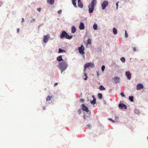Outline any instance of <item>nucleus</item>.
<instances>
[{"instance_id":"nucleus-3","label":"nucleus","mask_w":148,"mask_h":148,"mask_svg":"<svg viewBox=\"0 0 148 148\" xmlns=\"http://www.w3.org/2000/svg\"><path fill=\"white\" fill-rule=\"evenodd\" d=\"M72 36H69L68 34L64 31H63L62 32L60 36V37L61 38H65L66 39H70L72 38Z\"/></svg>"},{"instance_id":"nucleus-36","label":"nucleus","mask_w":148,"mask_h":148,"mask_svg":"<svg viewBox=\"0 0 148 148\" xmlns=\"http://www.w3.org/2000/svg\"><path fill=\"white\" fill-rule=\"evenodd\" d=\"M35 21V19L34 18H33L30 21L31 23H33Z\"/></svg>"},{"instance_id":"nucleus-5","label":"nucleus","mask_w":148,"mask_h":148,"mask_svg":"<svg viewBox=\"0 0 148 148\" xmlns=\"http://www.w3.org/2000/svg\"><path fill=\"white\" fill-rule=\"evenodd\" d=\"M84 47L83 45H81V47H79L78 49L79 53L82 54H84Z\"/></svg>"},{"instance_id":"nucleus-2","label":"nucleus","mask_w":148,"mask_h":148,"mask_svg":"<svg viewBox=\"0 0 148 148\" xmlns=\"http://www.w3.org/2000/svg\"><path fill=\"white\" fill-rule=\"evenodd\" d=\"M59 68L61 71V73L62 72L65 70L68 66V65L66 62H60L59 63Z\"/></svg>"},{"instance_id":"nucleus-40","label":"nucleus","mask_w":148,"mask_h":148,"mask_svg":"<svg viewBox=\"0 0 148 148\" xmlns=\"http://www.w3.org/2000/svg\"><path fill=\"white\" fill-rule=\"evenodd\" d=\"M119 118V117L118 116H116L115 117V119L116 120H117V119H118Z\"/></svg>"},{"instance_id":"nucleus-34","label":"nucleus","mask_w":148,"mask_h":148,"mask_svg":"<svg viewBox=\"0 0 148 148\" xmlns=\"http://www.w3.org/2000/svg\"><path fill=\"white\" fill-rule=\"evenodd\" d=\"M50 37L49 35H47V41L48 39L50 38Z\"/></svg>"},{"instance_id":"nucleus-14","label":"nucleus","mask_w":148,"mask_h":148,"mask_svg":"<svg viewBox=\"0 0 148 148\" xmlns=\"http://www.w3.org/2000/svg\"><path fill=\"white\" fill-rule=\"evenodd\" d=\"M47 1L50 5H53L54 3V0H47Z\"/></svg>"},{"instance_id":"nucleus-30","label":"nucleus","mask_w":148,"mask_h":148,"mask_svg":"<svg viewBox=\"0 0 148 148\" xmlns=\"http://www.w3.org/2000/svg\"><path fill=\"white\" fill-rule=\"evenodd\" d=\"M105 68V66L104 65H103L101 67V70L102 71H103L104 70Z\"/></svg>"},{"instance_id":"nucleus-21","label":"nucleus","mask_w":148,"mask_h":148,"mask_svg":"<svg viewBox=\"0 0 148 148\" xmlns=\"http://www.w3.org/2000/svg\"><path fill=\"white\" fill-rule=\"evenodd\" d=\"M99 89L100 90H105V88L103 86L101 85L99 87Z\"/></svg>"},{"instance_id":"nucleus-29","label":"nucleus","mask_w":148,"mask_h":148,"mask_svg":"<svg viewBox=\"0 0 148 148\" xmlns=\"http://www.w3.org/2000/svg\"><path fill=\"white\" fill-rule=\"evenodd\" d=\"M134 112L135 113L137 114H138L139 113V110L137 109H135Z\"/></svg>"},{"instance_id":"nucleus-1","label":"nucleus","mask_w":148,"mask_h":148,"mask_svg":"<svg viewBox=\"0 0 148 148\" xmlns=\"http://www.w3.org/2000/svg\"><path fill=\"white\" fill-rule=\"evenodd\" d=\"M97 2L96 0H92L90 4L88 5L89 12L90 13H92L93 12Z\"/></svg>"},{"instance_id":"nucleus-4","label":"nucleus","mask_w":148,"mask_h":148,"mask_svg":"<svg viewBox=\"0 0 148 148\" xmlns=\"http://www.w3.org/2000/svg\"><path fill=\"white\" fill-rule=\"evenodd\" d=\"M90 67L91 68H93L94 67V65L93 63L91 62H89L86 64L84 66V71H85L86 69Z\"/></svg>"},{"instance_id":"nucleus-49","label":"nucleus","mask_w":148,"mask_h":148,"mask_svg":"<svg viewBox=\"0 0 148 148\" xmlns=\"http://www.w3.org/2000/svg\"><path fill=\"white\" fill-rule=\"evenodd\" d=\"M84 119L85 120H86V118L85 117V116L84 115Z\"/></svg>"},{"instance_id":"nucleus-44","label":"nucleus","mask_w":148,"mask_h":148,"mask_svg":"<svg viewBox=\"0 0 148 148\" xmlns=\"http://www.w3.org/2000/svg\"><path fill=\"white\" fill-rule=\"evenodd\" d=\"M78 112L79 113V114L81 113V110L80 109H79V110H78Z\"/></svg>"},{"instance_id":"nucleus-19","label":"nucleus","mask_w":148,"mask_h":148,"mask_svg":"<svg viewBox=\"0 0 148 148\" xmlns=\"http://www.w3.org/2000/svg\"><path fill=\"white\" fill-rule=\"evenodd\" d=\"M98 96L99 99H101L102 98V95L101 94L99 93L98 94Z\"/></svg>"},{"instance_id":"nucleus-6","label":"nucleus","mask_w":148,"mask_h":148,"mask_svg":"<svg viewBox=\"0 0 148 148\" xmlns=\"http://www.w3.org/2000/svg\"><path fill=\"white\" fill-rule=\"evenodd\" d=\"M108 1H107L105 0L104 1L101 5L102 9L103 10H104L108 5Z\"/></svg>"},{"instance_id":"nucleus-52","label":"nucleus","mask_w":148,"mask_h":148,"mask_svg":"<svg viewBox=\"0 0 148 148\" xmlns=\"http://www.w3.org/2000/svg\"><path fill=\"white\" fill-rule=\"evenodd\" d=\"M110 90V91H111L112 90V89H111V90Z\"/></svg>"},{"instance_id":"nucleus-20","label":"nucleus","mask_w":148,"mask_h":148,"mask_svg":"<svg viewBox=\"0 0 148 148\" xmlns=\"http://www.w3.org/2000/svg\"><path fill=\"white\" fill-rule=\"evenodd\" d=\"M96 99L95 97H94V99L93 100L91 101V103L92 104H95L96 103Z\"/></svg>"},{"instance_id":"nucleus-15","label":"nucleus","mask_w":148,"mask_h":148,"mask_svg":"<svg viewBox=\"0 0 148 148\" xmlns=\"http://www.w3.org/2000/svg\"><path fill=\"white\" fill-rule=\"evenodd\" d=\"M57 60L59 62H60L62 61H63L62 58V56H60L58 57L57 58Z\"/></svg>"},{"instance_id":"nucleus-43","label":"nucleus","mask_w":148,"mask_h":148,"mask_svg":"<svg viewBox=\"0 0 148 148\" xmlns=\"http://www.w3.org/2000/svg\"><path fill=\"white\" fill-rule=\"evenodd\" d=\"M58 84V83H55L54 84V86H56Z\"/></svg>"},{"instance_id":"nucleus-22","label":"nucleus","mask_w":148,"mask_h":148,"mask_svg":"<svg viewBox=\"0 0 148 148\" xmlns=\"http://www.w3.org/2000/svg\"><path fill=\"white\" fill-rule=\"evenodd\" d=\"M97 25L95 24H94L93 25V28L94 30H96L97 29Z\"/></svg>"},{"instance_id":"nucleus-17","label":"nucleus","mask_w":148,"mask_h":148,"mask_svg":"<svg viewBox=\"0 0 148 148\" xmlns=\"http://www.w3.org/2000/svg\"><path fill=\"white\" fill-rule=\"evenodd\" d=\"M53 98V95H51V96H48L47 97V101H48L50 100L51 99Z\"/></svg>"},{"instance_id":"nucleus-11","label":"nucleus","mask_w":148,"mask_h":148,"mask_svg":"<svg viewBox=\"0 0 148 148\" xmlns=\"http://www.w3.org/2000/svg\"><path fill=\"white\" fill-rule=\"evenodd\" d=\"M113 79L116 84L119 82V78L118 77H115Z\"/></svg>"},{"instance_id":"nucleus-38","label":"nucleus","mask_w":148,"mask_h":148,"mask_svg":"<svg viewBox=\"0 0 148 148\" xmlns=\"http://www.w3.org/2000/svg\"><path fill=\"white\" fill-rule=\"evenodd\" d=\"M87 126L88 128H89L91 127V125L90 124H88L87 125Z\"/></svg>"},{"instance_id":"nucleus-41","label":"nucleus","mask_w":148,"mask_h":148,"mask_svg":"<svg viewBox=\"0 0 148 148\" xmlns=\"http://www.w3.org/2000/svg\"><path fill=\"white\" fill-rule=\"evenodd\" d=\"M133 50L134 51H136V48L135 47H134L133 48Z\"/></svg>"},{"instance_id":"nucleus-37","label":"nucleus","mask_w":148,"mask_h":148,"mask_svg":"<svg viewBox=\"0 0 148 148\" xmlns=\"http://www.w3.org/2000/svg\"><path fill=\"white\" fill-rule=\"evenodd\" d=\"M62 11L61 10H60L58 11V13L59 14H60L62 12Z\"/></svg>"},{"instance_id":"nucleus-26","label":"nucleus","mask_w":148,"mask_h":148,"mask_svg":"<svg viewBox=\"0 0 148 148\" xmlns=\"http://www.w3.org/2000/svg\"><path fill=\"white\" fill-rule=\"evenodd\" d=\"M121 60L122 61V62H123L125 61V60L124 57H123L121 58Z\"/></svg>"},{"instance_id":"nucleus-8","label":"nucleus","mask_w":148,"mask_h":148,"mask_svg":"<svg viewBox=\"0 0 148 148\" xmlns=\"http://www.w3.org/2000/svg\"><path fill=\"white\" fill-rule=\"evenodd\" d=\"M143 88V86L142 84H138L136 86L137 90H140Z\"/></svg>"},{"instance_id":"nucleus-16","label":"nucleus","mask_w":148,"mask_h":148,"mask_svg":"<svg viewBox=\"0 0 148 148\" xmlns=\"http://www.w3.org/2000/svg\"><path fill=\"white\" fill-rule=\"evenodd\" d=\"M76 31V29L75 27L74 26H73L71 28V32L72 33H74Z\"/></svg>"},{"instance_id":"nucleus-27","label":"nucleus","mask_w":148,"mask_h":148,"mask_svg":"<svg viewBox=\"0 0 148 148\" xmlns=\"http://www.w3.org/2000/svg\"><path fill=\"white\" fill-rule=\"evenodd\" d=\"M43 41L45 43L46 42V36H44Z\"/></svg>"},{"instance_id":"nucleus-51","label":"nucleus","mask_w":148,"mask_h":148,"mask_svg":"<svg viewBox=\"0 0 148 148\" xmlns=\"http://www.w3.org/2000/svg\"><path fill=\"white\" fill-rule=\"evenodd\" d=\"M92 97H93V98H94V96L93 95V96H92Z\"/></svg>"},{"instance_id":"nucleus-33","label":"nucleus","mask_w":148,"mask_h":148,"mask_svg":"<svg viewBox=\"0 0 148 148\" xmlns=\"http://www.w3.org/2000/svg\"><path fill=\"white\" fill-rule=\"evenodd\" d=\"M120 94L122 97H125V96L124 95L123 92H121Z\"/></svg>"},{"instance_id":"nucleus-42","label":"nucleus","mask_w":148,"mask_h":148,"mask_svg":"<svg viewBox=\"0 0 148 148\" xmlns=\"http://www.w3.org/2000/svg\"><path fill=\"white\" fill-rule=\"evenodd\" d=\"M109 120L110 121H112L113 122H114V121L112 119H109Z\"/></svg>"},{"instance_id":"nucleus-35","label":"nucleus","mask_w":148,"mask_h":148,"mask_svg":"<svg viewBox=\"0 0 148 148\" xmlns=\"http://www.w3.org/2000/svg\"><path fill=\"white\" fill-rule=\"evenodd\" d=\"M84 101V100L83 99H80L79 101V102H83Z\"/></svg>"},{"instance_id":"nucleus-45","label":"nucleus","mask_w":148,"mask_h":148,"mask_svg":"<svg viewBox=\"0 0 148 148\" xmlns=\"http://www.w3.org/2000/svg\"><path fill=\"white\" fill-rule=\"evenodd\" d=\"M24 19L23 18H22V21H21V22L22 23L23 22H24Z\"/></svg>"},{"instance_id":"nucleus-48","label":"nucleus","mask_w":148,"mask_h":148,"mask_svg":"<svg viewBox=\"0 0 148 148\" xmlns=\"http://www.w3.org/2000/svg\"><path fill=\"white\" fill-rule=\"evenodd\" d=\"M82 94H81V95H80L79 96V97H82Z\"/></svg>"},{"instance_id":"nucleus-46","label":"nucleus","mask_w":148,"mask_h":148,"mask_svg":"<svg viewBox=\"0 0 148 148\" xmlns=\"http://www.w3.org/2000/svg\"><path fill=\"white\" fill-rule=\"evenodd\" d=\"M118 2H117L116 3V6H117V7H118Z\"/></svg>"},{"instance_id":"nucleus-7","label":"nucleus","mask_w":148,"mask_h":148,"mask_svg":"<svg viewBox=\"0 0 148 148\" xmlns=\"http://www.w3.org/2000/svg\"><path fill=\"white\" fill-rule=\"evenodd\" d=\"M81 108L83 111H85L86 112H88L89 111V110L88 107L84 104H82Z\"/></svg>"},{"instance_id":"nucleus-9","label":"nucleus","mask_w":148,"mask_h":148,"mask_svg":"<svg viewBox=\"0 0 148 148\" xmlns=\"http://www.w3.org/2000/svg\"><path fill=\"white\" fill-rule=\"evenodd\" d=\"M119 107L121 109L124 108L125 109H127L126 106L123 103H120L119 105Z\"/></svg>"},{"instance_id":"nucleus-39","label":"nucleus","mask_w":148,"mask_h":148,"mask_svg":"<svg viewBox=\"0 0 148 148\" xmlns=\"http://www.w3.org/2000/svg\"><path fill=\"white\" fill-rule=\"evenodd\" d=\"M41 10V8H37V10L40 12Z\"/></svg>"},{"instance_id":"nucleus-50","label":"nucleus","mask_w":148,"mask_h":148,"mask_svg":"<svg viewBox=\"0 0 148 148\" xmlns=\"http://www.w3.org/2000/svg\"><path fill=\"white\" fill-rule=\"evenodd\" d=\"M45 107H44L43 108V109H44V110H45Z\"/></svg>"},{"instance_id":"nucleus-10","label":"nucleus","mask_w":148,"mask_h":148,"mask_svg":"<svg viewBox=\"0 0 148 148\" xmlns=\"http://www.w3.org/2000/svg\"><path fill=\"white\" fill-rule=\"evenodd\" d=\"M125 75L127 76V79L130 80L131 78V75L129 71H126L125 73Z\"/></svg>"},{"instance_id":"nucleus-18","label":"nucleus","mask_w":148,"mask_h":148,"mask_svg":"<svg viewBox=\"0 0 148 148\" xmlns=\"http://www.w3.org/2000/svg\"><path fill=\"white\" fill-rule=\"evenodd\" d=\"M76 1V0H72V3L73 5L75 7L77 8Z\"/></svg>"},{"instance_id":"nucleus-25","label":"nucleus","mask_w":148,"mask_h":148,"mask_svg":"<svg viewBox=\"0 0 148 148\" xmlns=\"http://www.w3.org/2000/svg\"><path fill=\"white\" fill-rule=\"evenodd\" d=\"M129 99L131 102H133L134 101L133 97L132 96L131 97L130 96L129 97Z\"/></svg>"},{"instance_id":"nucleus-28","label":"nucleus","mask_w":148,"mask_h":148,"mask_svg":"<svg viewBox=\"0 0 148 148\" xmlns=\"http://www.w3.org/2000/svg\"><path fill=\"white\" fill-rule=\"evenodd\" d=\"M88 43L89 44H90L91 43V40L89 38L88 40Z\"/></svg>"},{"instance_id":"nucleus-47","label":"nucleus","mask_w":148,"mask_h":148,"mask_svg":"<svg viewBox=\"0 0 148 148\" xmlns=\"http://www.w3.org/2000/svg\"><path fill=\"white\" fill-rule=\"evenodd\" d=\"M19 29H17V32L18 33L19 32Z\"/></svg>"},{"instance_id":"nucleus-24","label":"nucleus","mask_w":148,"mask_h":148,"mask_svg":"<svg viewBox=\"0 0 148 148\" xmlns=\"http://www.w3.org/2000/svg\"><path fill=\"white\" fill-rule=\"evenodd\" d=\"M113 32L115 34H116L117 33V29L115 28H114L113 29Z\"/></svg>"},{"instance_id":"nucleus-12","label":"nucleus","mask_w":148,"mask_h":148,"mask_svg":"<svg viewBox=\"0 0 148 148\" xmlns=\"http://www.w3.org/2000/svg\"><path fill=\"white\" fill-rule=\"evenodd\" d=\"M84 24L82 23L81 22L79 27V29L81 30H83L84 29Z\"/></svg>"},{"instance_id":"nucleus-23","label":"nucleus","mask_w":148,"mask_h":148,"mask_svg":"<svg viewBox=\"0 0 148 148\" xmlns=\"http://www.w3.org/2000/svg\"><path fill=\"white\" fill-rule=\"evenodd\" d=\"M63 52H66V51L65 50H62L61 49H59V53H63Z\"/></svg>"},{"instance_id":"nucleus-32","label":"nucleus","mask_w":148,"mask_h":148,"mask_svg":"<svg viewBox=\"0 0 148 148\" xmlns=\"http://www.w3.org/2000/svg\"><path fill=\"white\" fill-rule=\"evenodd\" d=\"M125 37L127 38L128 37V34L127 33V32L126 30H125Z\"/></svg>"},{"instance_id":"nucleus-31","label":"nucleus","mask_w":148,"mask_h":148,"mask_svg":"<svg viewBox=\"0 0 148 148\" xmlns=\"http://www.w3.org/2000/svg\"><path fill=\"white\" fill-rule=\"evenodd\" d=\"M84 76H85V78H84V79L85 80H86L87 79L88 77H87V75L86 73H84Z\"/></svg>"},{"instance_id":"nucleus-13","label":"nucleus","mask_w":148,"mask_h":148,"mask_svg":"<svg viewBox=\"0 0 148 148\" xmlns=\"http://www.w3.org/2000/svg\"><path fill=\"white\" fill-rule=\"evenodd\" d=\"M78 6L79 7H80L81 8H83V4L82 2L80 0H78Z\"/></svg>"}]
</instances>
